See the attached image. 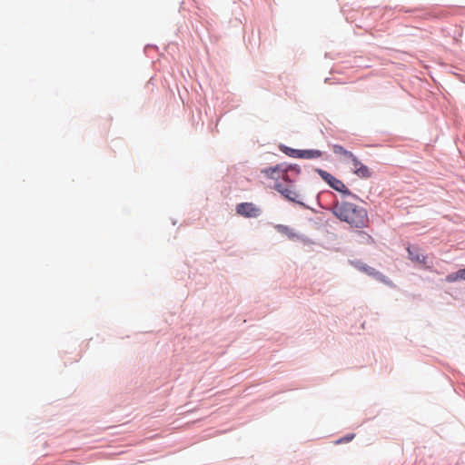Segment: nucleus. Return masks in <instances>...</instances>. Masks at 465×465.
<instances>
[{
    "label": "nucleus",
    "mask_w": 465,
    "mask_h": 465,
    "mask_svg": "<svg viewBox=\"0 0 465 465\" xmlns=\"http://www.w3.org/2000/svg\"><path fill=\"white\" fill-rule=\"evenodd\" d=\"M460 280L459 272H455L452 273H450L446 276L445 281L448 282H454L456 281Z\"/></svg>",
    "instance_id": "nucleus-11"
},
{
    "label": "nucleus",
    "mask_w": 465,
    "mask_h": 465,
    "mask_svg": "<svg viewBox=\"0 0 465 465\" xmlns=\"http://www.w3.org/2000/svg\"><path fill=\"white\" fill-rule=\"evenodd\" d=\"M283 171H294L296 173H300V170L297 167L292 165L286 166L284 164H277L273 167H268L262 169L261 172L266 177L278 181L281 178V173Z\"/></svg>",
    "instance_id": "nucleus-3"
},
{
    "label": "nucleus",
    "mask_w": 465,
    "mask_h": 465,
    "mask_svg": "<svg viewBox=\"0 0 465 465\" xmlns=\"http://www.w3.org/2000/svg\"><path fill=\"white\" fill-rule=\"evenodd\" d=\"M318 173L320 174V176L334 190L340 192V193H346V194H350V191L347 189V187L345 186V184L343 183L342 181L335 178L334 176H332L331 173H329L328 172L326 171H323V170H318Z\"/></svg>",
    "instance_id": "nucleus-4"
},
{
    "label": "nucleus",
    "mask_w": 465,
    "mask_h": 465,
    "mask_svg": "<svg viewBox=\"0 0 465 465\" xmlns=\"http://www.w3.org/2000/svg\"><path fill=\"white\" fill-rule=\"evenodd\" d=\"M280 149L288 156L294 158L313 159L320 158L322 154L319 150H296L284 145L280 146Z\"/></svg>",
    "instance_id": "nucleus-2"
},
{
    "label": "nucleus",
    "mask_w": 465,
    "mask_h": 465,
    "mask_svg": "<svg viewBox=\"0 0 465 465\" xmlns=\"http://www.w3.org/2000/svg\"><path fill=\"white\" fill-rule=\"evenodd\" d=\"M360 270L363 271L364 272H366L367 274L369 275H372V276H375V277H378L380 278L381 276V274L377 272L374 268L372 267H369V266H361L360 267Z\"/></svg>",
    "instance_id": "nucleus-10"
},
{
    "label": "nucleus",
    "mask_w": 465,
    "mask_h": 465,
    "mask_svg": "<svg viewBox=\"0 0 465 465\" xmlns=\"http://www.w3.org/2000/svg\"><path fill=\"white\" fill-rule=\"evenodd\" d=\"M239 215L248 218H255L260 215L261 210L252 203H242L236 206Z\"/></svg>",
    "instance_id": "nucleus-6"
},
{
    "label": "nucleus",
    "mask_w": 465,
    "mask_h": 465,
    "mask_svg": "<svg viewBox=\"0 0 465 465\" xmlns=\"http://www.w3.org/2000/svg\"><path fill=\"white\" fill-rule=\"evenodd\" d=\"M458 272H459L460 280H465V268L460 269Z\"/></svg>",
    "instance_id": "nucleus-15"
},
{
    "label": "nucleus",
    "mask_w": 465,
    "mask_h": 465,
    "mask_svg": "<svg viewBox=\"0 0 465 465\" xmlns=\"http://www.w3.org/2000/svg\"><path fill=\"white\" fill-rule=\"evenodd\" d=\"M331 211L339 220L349 223L351 227L363 228L368 225L369 218L366 210L353 203L336 202Z\"/></svg>",
    "instance_id": "nucleus-1"
},
{
    "label": "nucleus",
    "mask_w": 465,
    "mask_h": 465,
    "mask_svg": "<svg viewBox=\"0 0 465 465\" xmlns=\"http://www.w3.org/2000/svg\"><path fill=\"white\" fill-rule=\"evenodd\" d=\"M332 151L335 154L341 155L344 158L349 159V160L351 157H353V153L351 152L347 151L341 145H339V144H334L332 146Z\"/></svg>",
    "instance_id": "nucleus-9"
},
{
    "label": "nucleus",
    "mask_w": 465,
    "mask_h": 465,
    "mask_svg": "<svg viewBox=\"0 0 465 465\" xmlns=\"http://www.w3.org/2000/svg\"><path fill=\"white\" fill-rule=\"evenodd\" d=\"M407 251H408V253H409V259L414 262H417L419 264H421L427 268L430 267V265L428 264V257L426 255H424L423 253H421L420 252V249L418 247H411V246H409L407 248Z\"/></svg>",
    "instance_id": "nucleus-8"
},
{
    "label": "nucleus",
    "mask_w": 465,
    "mask_h": 465,
    "mask_svg": "<svg viewBox=\"0 0 465 465\" xmlns=\"http://www.w3.org/2000/svg\"><path fill=\"white\" fill-rule=\"evenodd\" d=\"M277 228L282 232H287L289 231V228L284 225H278Z\"/></svg>",
    "instance_id": "nucleus-14"
},
{
    "label": "nucleus",
    "mask_w": 465,
    "mask_h": 465,
    "mask_svg": "<svg viewBox=\"0 0 465 465\" xmlns=\"http://www.w3.org/2000/svg\"><path fill=\"white\" fill-rule=\"evenodd\" d=\"M353 437H354L353 434L348 435V436L344 437L343 439L339 440L337 442L338 443L348 442V441L351 440L353 439Z\"/></svg>",
    "instance_id": "nucleus-13"
},
{
    "label": "nucleus",
    "mask_w": 465,
    "mask_h": 465,
    "mask_svg": "<svg viewBox=\"0 0 465 465\" xmlns=\"http://www.w3.org/2000/svg\"><path fill=\"white\" fill-rule=\"evenodd\" d=\"M288 172L289 171H283L282 173H281V178L280 179H282L284 182L288 183V184H292V182L290 179Z\"/></svg>",
    "instance_id": "nucleus-12"
},
{
    "label": "nucleus",
    "mask_w": 465,
    "mask_h": 465,
    "mask_svg": "<svg viewBox=\"0 0 465 465\" xmlns=\"http://www.w3.org/2000/svg\"><path fill=\"white\" fill-rule=\"evenodd\" d=\"M273 188L287 200L294 203H300L298 201L299 193L295 190L293 184L283 185L282 183L277 182L275 183Z\"/></svg>",
    "instance_id": "nucleus-5"
},
{
    "label": "nucleus",
    "mask_w": 465,
    "mask_h": 465,
    "mask_svg": "<svg viewBox=\"0 0 465 465\" xmlns=\"http://www.w3.org/2000/svg\"><path fill=\"white\" fill-rule=\"evenodd\" d=\"M351 168L353 173L360 178L368 179L371 176L370 169L364 165L354 154L350 158Z\"/></svg>",
    "instance_id": "nucleus-7"
}]
</instances>
